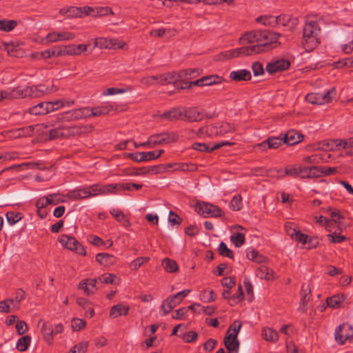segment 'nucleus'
<instances>
[{
	"instance_id": "nucleus-1",
	"label": "nucleus",
	"mask_w": 353,
	"mask_h": 353,
	"mask_svg": "<svg viewBox=\"0 0 353 353\" xmlns=\"http://www.w3.org/2000/svg\"><path fill=\"white\" fill-rule=\"evenodd\" d=\"M281 36L279 33L265 30L246 32L240 38V41L242 44L252 45L223 52L217 56V60L224 61L240 55L248 56L268 51L281 44L278 42Z\"/></svg>"
},
{
	"instance_id": "nucleus-2",
	"label": "nucleus",
	"mask_w": 353,
	"mask_h": 353,
	"mask_svg": "<svg viewBox=\"0 0 353 353\" xmlns=\"http://www.w3.org/2000/svg\"><path fill=\"white\" fill-rule=\"evenodd\" d=\"M321 27L315 21H307L303 30L301 44L307 52H311L321 42Z\"/></svg>"
},
{
	"instance_id": "nucleus-3",
	"label": "nucleus",
	"mask_w": 353,
	"mask_h": 353,
	"mask_svg": "<svg viewBox=\"0 0 353 353\" xmlns=\"http://www.w3.org/2000/svg\"><path fill=\"white\" fill-rule=\"evenodd\" d=\"M242 326L240 321H234L229 327L227 334L224 338V344L228 353H238L239 341L237 336Z\"/></svg>"
},
{
	"instance_id": "nucleus-4",
	"label": "nucleus",
	"mask_w": 353,
	"mask_h": 353,
	"mask_svg": "<svg viewBox=\"0 0 353 353\" xmlns=\"http://www.w3.org/2000/svg\"><path fill=\"white\" fill-rule=\"evenodd\" d=\"M235 130L233 124L229 123H221L210 125L204 128H201L199 130V133H206L209 137L222 136L228 133L232 132Z\"/></svg>"
},
{
	"instance_id": "nucleus-5",
	"label": "nucleus",
	"mask_w": 353,
	"mask_h": 353,
	"mask_svg": "<svg viewBox=\"0 0 353 353\" xmlns=\"http://www.w3.org/2000/svg\"><path fill=\"white\" fill-rule=\"evenodd\" d=\"M179 139V135L174 132L154 134L149 137V143H152L150 148L162 144H169L176 142Z\"/></svg>"
},
{
	"instance_id": "nucleus-6",
	"label": "nucleus",
	"mask_w": 353,
	"mask_h": 353,
	"mask_svg": "<svg viewBox=\"0 0 353 353\" xmlns=\"http://www.w3.org/2000/svg\"><path fill=\"white\" fill-rule=\"evenodd\" d=\"M59 241L64 248L74 251L80 255L85 256L86 252L84 247L74 237L62 234L59 238Z\"/></svg>"
},
{
	"instance_id": "nucleus-7",
	"label": "nucleus",
	"mask_w": 353,
	"mask_h": 353,
	"mask_svg": "<svg viewBox=\"0 0 353 353\" xmlns=\"http://www.w3.org/2000/svg\"><path fill=\"white\" fill-rule=\"evenodd\" d=\"M334 337L336 341L343 345L347 340L353 338V330L352 325L347 323H343L338 326L334 332Z\"/></svg>"
},
{
	"instance_id": "nucleus-8",
	"label": "nucleus",
	"mask_w": 353,
	"mask_h": 353,
	"mask_svg": "<svg viewBox=\"0 0 353 353\" xmlns=\"http://www.w3.org/2000/svg\"><path fill=\"white\" fill-rule=\"evenodd\" d=\"M196 210L204 216H205V214L212 217H221L222 216L221 209L209 203H197Z\"/></svg>"
},
{
	"instance_id": "nucleus-9",
	"label": "nucleus",
	"mask_w": 353,
	"mask_h": 353,
	"mask_svg": "<svg viewBox=\"0 0 353 353\" xmlns=\"http://www.w3.org/2000/svg\"><path fill=\"white\" fill-rule=\"evenodd\" d=\"M284 143L283 137H270L261 143L256 144L254 148L261 152H265L268 149H277Z\"/></svg>"
},
{
	"instance_id": "nucleus-10",
	"label": "nucleus",
	"mask_w": 353,
	"mask_h": 353,
	"mask_svg": "<svg viewBox=\"0 0 353 353\" xmlns=\"http://www.w3.org/2000/svg\"><path fill=\"white\" fill-rule=\"evenodd\" d=\"M86 111H89V108L74 109L67 111L60 114L58 119L67 121L81 119L87 117Z\"/></svg>"
},
{
	"instance_id": "nucleus-11",
	"label": "nucleus",
	"mask_w": 353,
	"mask_h": 353,
	"mask_svg": "<svg viewBox=\"0 0 353 353\" xmlns=\"http://www.w3.org/2000/svg\"><path fill=\"white\" fill-rule=\"evenodd\" d=\"M204 117L203 112L200 111L196 107L185 108L184 107L183 117L184 121L188 122H199L203 119Z\"/></svg>"
},
{
	"instance_id": "nucleus-12",
	"label": "nucleus",
	"mask_w": 353,
	"mask_h": 353,
	"mask_svg": "<svg viewBox=\"0 0 353 353\" xmlns=\"http://www.w3.org/2000/svg\"><path fill=\"white\" fill-rule=\"evenodd\" d=\"M290 62L285 59H279L270 63L266 65V70L270 74H274L277 72L284 71L289 68Z\"/></svg>"
},
{
	"instance_id": "nucleus-13",
	"label": "nucleus",
	"mask_w": 353,
	"mask_h": 353,
	"mask_svg": "<svg viewBox=\"0 0 353 353\" xmlns=\"http://www.w3.org/2000/svg\"><path fill=\"white\" fill-rule=\"evenodd\" d=\"M67 138L70 137L81 136L92 131V125H71L65 126Z\"/></svg>"
},
{
	"instance_id": "nucleus-14",
	"label": "nucleus",
	"mask_w": 353,
	"mask_h": 353,
	"mask_svg": "<svg viewBox=\"0 0 353 353\" xmlns=\"http://www.w3.org/2000/svg\"><path fill=\"white\" fill-rule=\"evenodd\" d=\"M117 106L112 104H108L105 105L98 106L89 109L86 111L87 117H99L104 116L110 113L112 110H117Z\"/></svg>"
},
{
	"instance_id": "nucleus-15",
	"label": "nucleus",
	"mask_w": 353,
	"mask_h": 353,
	"mask_svg": "<svg viewBox=\"0 0 353 353\" xmlns=\"http://www.w3.org/2000/svg\"><path fill=\"white\" fill-rule=\"evenodd\" d=\"M183 112L184 107H176L164 112L161 115V117L166 119L170 121H176L178 120L184 121Z\"/></svg>"
},
{
	"instance_id": "nucleus-16",
	"label": "nucleus",
	"mask_w": 353,
	"mask_h": 353,
	"mask_svg": "<svg viewBox=\"0 0 353 353\" xmlns=\"http://www.w3.org/2000/svg\"><path fill=\"white\" fill-rule=\"evenodd\" d=\"M90 43L88 41L86 44H70L67 46H63L65 56H77L81 54L82 52H85L88 50V48L90 46Z\"/></svg>"
},
{
	"instance_id": "nucleus-17",
	"label": "nucleus",
	"mask_w": 353,
	"mask_h": 353,
	"mask_svg": "<svg viewBox=\"0 0 353 353\" xmlns=\"http://www.w3.org/2000/svg\"><path fill=\"white\" fill-rule=\"evenodd\" d=\"M39 88L35 85L32 86H21V90H22L23 93L21 94L22 98L25 97H39L44 94H47L49 92L48 89L46 90H39Z\"/></svg>"
},
{
	"instance_id": "nucleus-18",
	"label": "nucleus",
	"mask_w": 353,
	"mask_h": 353,
	"mask_svg": "<svg viewBox=\"0 0 353 353\" xmlns=\"http://www.w3.org/2000/svg\"><path fill=\"white\" fill-rule=\"evenodd\" d=\"M66 196L73 201L86 199L89 198L88 191L85 187H79L74 190H70Z\"/></svg>"
},
{
	"instance_id": "nucleus-19",
	"label": "nucleus",
	"mask_w": 353,
	"mask_h": 353,
	"mask_svg": "<svg viewBox=\"0 0 353 353\" xmlns=\"http://www.w3.org/2000/svg\"><path fill=\"white\" fill-rule=\"evenodd\" d=\"M22 93L21 86L6 90H0V101L4 99L12 100L14 99H22Z\"/></svg>"
},
{
	"instance_id": "nucleus-20",
	"label": "nucleus",
	"mask_w": 353,
	"mask_h": 353,
	"mask_svg": "<svg viewBox=\"0 0 353 353\" xmlns=\"http://www.w3.org/2000/svg\"><path fill=\"white\" fill-rule=\"evenodd\" d=\"M59 194H51L46 196H43L36 201V207L38 208V212L41 217L43 218V216H42L40 214V212H41V209L46 208L47 205L50 204H54L57 205L60 202H63V200H57L56 202L52 201V196H59Z\"/></svg>"
},
{
	"instance_id": "nucleus-21",
	"label": "nucleus",
	"mask_w": 353,
	"mask_h": 353,
	"mask_svg": "<svg viewBox=\"0 0 353 353\" xmlns=\"http://www.w3.org/2000/svg\"><path fill=\"white\" fill-rule=\"evenodd\" d=\"M283 138L285 143L288 145H293L300 143L303 139V135L297 131L292 130L287 132Z\"/></svg>"
},
{
	"instance_id": "nucleus-22",
	"label": "nucleus",
	"mask_w": 353,
	"mask_h": 353,
	"mask_svg": "<svg viewBox=\"0 0 353 353\" xmlns=\"http://www.w3.org/2000/svg\"><path fill=\"white\" fill-rule=\"evenodd\" d=\"M299 176L301 179L318 178V171L315 166L303 167L299 165Z\"/></svg>"
},
{
	"instance_id": "nucleus-23",
	"label": "nucleus",
	"mask_w": 353,
	"mask_h": 353,
	"mask_svg": "<svg viewBox=\"0 0 353 353\" xmlns=\"http://www.w3.org/2000/svg\"><path fill=\"white\" fill-rule=\"evenodd\" d=\"M251 77L250 72L245 69L232 71L230 74V78L234 81H246L250 80Z\"/></svg>"
},
{
	"instance_id": "nucleus-24",
	"label": "nucleus",
	"mask_w": 353,
	"mask_h": 353,
	"mask_svg": "<svg viewBox=\"0 0 353 353\" xmlns=\"http://www.w3.org/2000/svg\"><path fill=\"white\" fill-rule=\"evenodd\" d=\"M126 157L136 162L148 161L152 160V152H139L135 153H128Z\"/></svg>"
},
{
	"instance_id": "nucleus-25",
	"label": "nucleus",
	"mask_w": 353,
	"mask_h": 353,
	"mask_svg": "<svg viewBox=\"0 0 353 353\" xmlns=\"http://www.w3.org/2000/svg\"><path fill=\"white\" fill-rule=\"evenodd\" d=\"M256 276L260 279L270 281L274 279V272L265 265H260L256 270Z\"/></svg>"
},
{
	"instance_id": "nucleus-26",
	"label": "nucleus",
	"mask_w": 353,
	"mask_h": 353,
	"mask_svg": "<svg viewBox=\"0 0 353 353\" xmlns=\"http://www.w3.org/2000/svg\"><path fill=\"white\" fill-rule=\"evenodd\" d=\"M59 14L69 18L83 17L82 8L74 6L62 8L59 10Z\"/></svg>"
},
{
	"instance_id": "nucleus-27",
	"label": "nucleus",
	"mask_w": 353,
	"mask_h": 353,
	"mask_svg": "<svg viewBox=\"0 0 353 353\" xmlns=\"http://www.w3.org/2000/svg\"><path fill=\"white\" fill-rule=\"evenodd\" d=\"M96 261L105 266H110L116 263V257L107 253H98L96 255Z\"/></svg>"
},
{
	"instance_id": "nucleus-28",
	"label": "nucleus",
	"mask_w": 353,
	"mask_h": 353,
	"mask_svg": "<svg viewBox=\"0 0 353 353\" xmlns=\"http://www.w3.org/2000/svg\"><path fill=\"white\" fill-rule=\"evenodd\" d=\"M43 59H49L52 57L65 56V52L63 46H55L52 49L46 50L41 53Z\"/></svg>"
},
{
	"instance_id": "nucleus-29",
	"label": "nucleus",
	"mask_w": 353,
	"mask_h": 353,
	"mask_svg": "<svg viewBox=\"0 0 353 353\" xmlns=\"http://www.w3.org/2000/svg\"><path fill=\"white\" fill-rule=\"evenodd\" d=\"M41 332L44 340L48 343V345H52L53 341V336L54 335L52 325L50 323L45 322L42 325Z\"/></svg>"
},
{
	"instance_id": "nucleus-30",
	"label": "nucleus",
	"mask_w": 353,
	"mask_h": 353,
	"mask_svg": "<svg viewBox=\"0 0 353 353\" xmlns=\"http://www.w3.org/2000/svg\"><path fill=\"white\" fill-rule=\"evenodd\" d=\"M130 310L129 306H125L122 304H117L112 306L110 311V316L117 318L119 316H127Z\"/></svg>"
},
{
	"instance_id": "nucleus-31",
	"label": "nucleus",
	"mask_w": 353,
	"mask_h": 353,
	"mask_svg": "<svg viewBox=\"0 0 353 353\" xmlns=\"http://www.w3.org/2000/svg\"><path fill=\"white\" fill-rule=\"evenodd\" d=\"M59 138H67L65 125H60L50 130L48 132V140H54Z\"/></svg>"
},
{
	"instance_id": "nucleus-32",
	"label": "nucleus",
	"mask_w": 353,
	"mask_h": 353,
	"mask_svg": "<svg viewBox=\"0 0 353 353\" xmlns=\"http://www.w3.org/2000/svg\"><path fill=\"white\" fill-rule=\"evenodd\" d=\"M157 77L159 82L161 84H176L179 79L181 78V77L179 76V73L177 74L174 72L166 73Z\"/></svg>"
},
{
	"instance_id": "nucleus-33",
	"label": "nucleus",
	"mask_w": 353,
	"mask_h": 353,
	"mask_svg": "<svg viewBox=\"0 0 353 353\" xmlns=\"http://www.w3.org/2000/svg\"><path fill=\"white\" fill-rule=\"evenodd\" d=\"M261 335L263 339L266 341L276 343L279 340L278 332L270 327H263Z\"/></svg>"
},
{
	"instance_id": "nucleus-34",
	"label": "nucleus",
	"mask_w": 353,
	"mask_h": 353,
	"mask_svg": "<svg viewBox=\"0 0 353 353\" xmlns=\"http://www.w3.org/2000/svg\"><path fill=\"white\" fill-rule=\"evenodd\" d=\"M93 41H94L93 48H99L101 49L111 48H114L115 46V43L114 42V41H113L112 39H106L104 37H99V38L94 39L93 40Z\"/></svg>"
},
{
	"instance_id": "nucleus-35",
	"label": "nucleus",
	"mask_w": 353,
	"mask_h": 353,
	"mask_svg": "<svg viewBox=\"0 0 353 353\" xmlns=\"http://www.w3.org/2000/svg\"><path fill=\"white\" fill-rule=\"evenodd\" d=\"M345 301L343 294H336L330 298H327L326 303L328 307L332 308L340 307Z\"/></svg>"
},
{
	"instance_id": "nucleus-36",
	"label": "nucleus",
	"mask_w": 353,
	"mask_h": 353,
	"mask_svg": "<svg viewBox=\"0 0 353 353\" xmlns=\"http://www.w3.org/2000/svg\"><path fill=\"white\" fill-rule=\"evenodd\" d=\"M330 211V216L332 222V227H331L332 230L336 228H338V230H342L341 227L343 226L340 222L341 219H343V216L340 214L339 210H332V208L328 209Z\"/></svg>"
},
{
	"instance_id": "nucleus-37",
	"label": "nucleus",
	"mask_w": 353,
	"mask_h": 353,
	"mask_svg": "<svg viewBox=\"0 0 353 353\" xmlns=\"http://www.w3.org/2000/svg\"><path fill=\"white\" fill-rule=\"evenodd\" d=\"M190 292V290H184L183 291H181L178 293H176L174 295L170 296L168 297V300L175 306L176 307L178 305H179L183 300L185 299L186 296Z\"/></svg>"
},
{
	"instance_id": "nucleus-38",
	"label": "nucleus",
	"mask_w": 353,
	"mask_h": 353,
	"mask_svg": "<svg viewBox=\"0 0 353 353\" xmlns=\"http://www.w3.org/2000/svg\"><path fill=\"white\" fill-rule=\"evenodd\" d=\"M203 80L205 86H210L221 83L224 79L217 74H211L203 77Z\"/></svg>"
},
{
	"instance_id": "nucleus-39",
	"label": "nucleus",
	"mask_w": 353,
	"mask_h": 353,
	"mask_svg": "<svg viewBox=\"0 0 353 353\" xmlns=\"http://www.w3.org/2000/svg\"><path fill=\"white\" fill-rule=\"evenodd\" d=\"M162 266L165 270L170 273L175 272L178 270L179 267L176 262L168 258H165L162 261Z\"/></svg>"
},
{
	"instance_id": "nucleus-40",
	"label": "nucleus",
	"mask_w": 353,
	"mask_h": 353,
	"mask_svg": "<svg viewBox=\"0 0 353 353\" xmlns=\"http://www.w3.org/2000/svg\"><path fill=\"white\" fill-rule=\"evenodd\" d=\"M18 23L16 20H0V30L4 32L12 31L17 26Z\"/></svg>"
},
{
	"instance_id": "nucleus-41",
	"label": "nucleus",
	"mask_w": 353,
	"mask_h": 353,
	"mask_svg": "<svg viewBox=\"0 0 353 353\" xmlns=\"http://www.w3.org/2000/svg\"><path fill=\"white\" fill-rule=\"evenodd\" d=\"M334 230L332 234H329L327 235L328 240L332 243H341L347 239L345 236L340 234V231L341 230L334 229Z\"/></svg>"
},
{
	"instance_id": "nucleus-42",
	"label": "nucleus",
	"mask_w": 353,
	"mask_h": 353,
	"mask_svg": "<svg viewBox=\"0 0 353 353\" xmlns=\"http://www.w3.org/2000/svg\"><path fill=\"white\" fill-rule=\"evenodd\" d=\"M31 342V337L29 335H26L21 337L17 343V348L21 352L26 351Z\"/></svg>"
},
{
	"instance_id": "nucleus-43",
	"label": "nucleus",
	"mask_w": 353,
	"mask_h": 353,
	"mask_svg": "<svg viewBox=\"0 0 353 353\" xmlns=\"http://www.w3.org/2000/svg\"><path fill=\"white\" fill-rule=\"evenodd\" d=\"M99 190H100V194H115L118 192L117 191V183L106 184V185L99 184Z\"/></svg>"
},
{
	"instance_id": "nucleus-44",
	"label": "nucleus",
	"mask_w": 353,
	"mask_h": 353,
	"mask_svg": "<svg viewBox=\"0 0 353 353\" xmlns=\"http://www.w3.org/2000/svg\"><path fill=\"white\" fill-rule=\"evenodd\" d=\"M202 72V70L200 68H194V69H186L179 72V76L183 77H190V78H194L199 75Z\"/></svg>"
},
{
	"instance_id": "nucleus-45",
	"label": "nucleus",
	"mask_w": 353,
	"mask_h": 353,
	"mask_svg": "<svg viewBox=\"0 0 353 353\" xmlns=\"http://www.w3.org/2000/svg\"><path fill=\"white\" fill-rule=\"evenodd\" d=\"M245 235L240 232L235 233L230 236V241L236 248L242 246L245 243Z\"/></svg>"
},
{
	"instance_id": "nucleus-46",
	"label": "nucleus",
	"mask_w": 353,
	"mask_h": 353,
	"mask_svg": "<svg viewBox=\"0 0 353 353\" xmlns=\"http://www.w3.org/2000/svg\"><path fill=\"white\" fill-rule=\"evenodd\" d=\"M219 253L223 256H226L230 259L234 258V254L232 250L227 247V245L224 242H221L219 247Z\"/></svg>"
},
{
	"instance_id": "nucleus-47",
	"label": "nucleus",
	"mask_w": 353,
	"mask_h": 353,
	"mask_svg": "<svg viewBox=\"0 0 353 353\" xmlns=\"http://www.w3.org/2000/svg\"><path fill=\"white\" fill-rule=\"evenodd\" d=\"M6 219L10 225H14L21 219V214L14 211H10L6 213Z\"/></svg>"
},
{
	"instance_id": "nucleus-48",
	"label": "nucleus",
	"mask_w": 353,
	"mask_h": 353,
	"mask_svg": "<svg viewBox=\"0 0 353 353\" xmlns=\"http://www.w3.org/2000/svg\"><path fill=\"white\" fill-rule=\"evenodd\" d=\"M230 208L234 211H239L242 208V198L237 194L233 196L230 201Z\"/></svg>"
},
{
	"instance_id": "nucleus-49",
	"label": "nucleus",
	"mask_w": 353,
	"mask_h": 353,
	"mask_svg": "<svg viewBox=\"0 0 353 353\" xmlns=\"http://www.w3.org/2000/svg\"><path fill=\"white\" fill-rule=\"evenodd\" d=\"M247 257L248 259L259 263L265 260V257L259 254V252L254 249L247 252Z\"/></svg>"
},
{
	"instance_id": "nucleus-50",
	"label": "nucleus",
	"mask_w": 353,
	"mask_h": 353,
	"mask_svg": "<svg viewBox=\"0 0 353 353\" xmlns=\"http://www.w3.org/2000/svg\"><path fill=\"white\" fill-rule=\"evenodd\" d=\"M117 279L116 274L105 273L99 276L98 279L102 283L105 284H113L115 282V280Z\"/></svg>"
},
{
	"instance_id": "nucleus-51",
	"label": "nucleus",
	"mask_w": 353,
	"mask_h": 353,
	"mask_svg": "<svg viewBox=\"0 0 353 353\" xmlns=\"http://www.w3.org/2000/svg\"><path fill=\"white\" fill-rule=\"evenodd\" d=\"M317 168L318 171V178L321 176H329L336 172V168L331 167H321V166H315Z\"/></svg>"
},
{
	"instance_id": "nucleus-52",
	"label": "nucleus",
	"mask_w": 353,
	"mask_h": 353,
	"mask_svg": "<svg viewBox=\"0 0 353 353\" xmlns=\"http://www.w3.org/2000/svg\"><path fill=\"white\" fill-rule=\"evenodd\" d=\"M292 20V17L288 14H281L276 17L275 19L273 20V22L277 25H281L282 26H288L289 23Z\"/></svg>"
},
{
	"instance_id": "nucleus-53",
	"label": "nucleus",
	"mask_w": 353,
	"mask_h": 353,
	"mask_svg": "<svg viewBox=\"0 0 353 353\" xmlns=\"http://www.w3.org/2000/svg\"><path fill=\"white\" fill-rule=\"evenodd\" d=\"M149 257H138L130 263V268L132 270H136L139 268L143 263L149 261Z\"/></svg>"
},
{
	"instance_id": "nucleus-54",
	"label": "nucleus",
	"mask_w": 353,
	"mask_h": 353,
	"mask_svg": "<svg viewBox=\"0 0 353 353\" xmlns=\"http://www.w3.org/2000/svg\"><path fill=\"white\" fill-rule=\"evenodd\" d=\"M321 94L309 93L305 96V100L312 104H321Z\"/></svg>"
},
{
	"instance_id": "nucleus-55",
	"label": "nucleus",
	"mask_w": 353,
	"mask_h": 353,
	"mask_svg": "<svg viewBox=\"0 0 353 353\" xmlns=\"http://www.w3.org/2000/svg\"><path fill=\"white\" fill-rule=\"evenodd\" d=\"M88 342H81L75 345L69 352V353H85L88 350Z\"/></svg>"
},
{
	"instance_id": "nucleus-56",
	"label": "nucleus",
	"mask_w": 353,
	"mask_h": 353,
	"mask_svg": "<svg viewBox=\"0 0 353 353\" xmlns=\"http://www.w3.org/2000/svg\"><path fill=\"white\" fill-rule=\"evenodd\" d=\"M85 325V321L81 319L74 318L71 321V326L74 331H79L83 329Z\"/></svg>"
},
{
	"instance_id": "nucleus-57",
	"label": "nucleus",
	"mask_w": 353,
	"mask_h": 353,
	"mask_svg": "<svg viewBox=\"0 0 353 353\" xmlns=\"http://www.w3.org/2000/svg\"><path fill=\"white\" fill-rule=\"evenodd\" d=\"M29 112L31 114H34V115L45 114V106L43 105V102L39 103L37 105L30 108Z\"/></svg>"
},
{
	"instance_id": "nucleus-58",
	"label": "nucleus",
	"mask_w": 353,
	"mask_h": 353,
	"mask_svg": "<svg viewBox=\"0 0 353 353\" xmlns=\"http://www.w3.org/2000/svg\"><path fill=\"white\" fill-rule=\"evenodd\" d=\"M244 299L243 291L241 285H239L237 293L236 295H233L230 296V300L232 303H230V305L236 304L240 301H242Z\"/></svg>"
},
{
	"instance_id": "nucleus-59",
	"label": "nucleus",
	"mask_w": 353,
	"mask_h": 353,
	"mask_svg": "<svg viewBox=\"0 0 353 353\" xmlns=\"http://www.w3.org/2000/svg\"><path fill=\"white\" fill-rule=\"evenodd\" d=\"M291 238L296 241L301 242L303 244H305L306 243H307L309 236L302 233L301 230L299 229L294 234V236Z\"/></svg>"
},
{
	"instance_id": "nucleus-60",
	"label": "nucleus",
	"mask_w": 353,
	"mask_h": 353,
	"mask_svg": "<svg viewBox=\"0 0 353 353\" xmlns=\"http://www.w3.org/2000/svg\"><path fill=\"white\" fill-rule=\"evenodd\" d=\"M192 148L200 152H211L214 150H212V146H210V145H207L206 143H194L192 145Z\"/></svg>"
},
{
	"instance_id": "nucleus-61",
	"label": "nucleus",
	"mask_w": 353,
	"mask_h": 353,
	"mask_svg": "<svg viewBox=\"0 0 353 353\" xmlns=\"http://www.w3.org/2000/svg\"><path fill=\"white\" fill-rule=\"evenodd\" d=\"M87 191L90 197H94L100 194L99 183L86 186Z\"/></svg>"
},
{
	"instance_id": "nucleus-62",
	"label": "nucleus",
	"mask_w": 353,
	"mask_h": 353,
	"mask_svg": "<svg viewBox=\"0 0 353 353\" xmlns=\"http://www.w3.org/2000/svg\"><path fill=\"white\" fill-rule=\"evenodd\" d=\"M166 172V167L163 164L148 167V174H157Z\"/></svg>"
},
{
	"instance_id": "nucleus-63",
	"label": "nucleus",
	"mask_w": 353,
	"mask_h": 353,
	"mask_svg": "<svg viewBox=\"0 0 353 353\" xmlns=\"http://www.w3.org/2000/svg\"><path fill=\"white\" fill-rule=\"evenodd\" d=\"M161 307L163 310V315H166L170 313L175 307V306L167 298L163 301Z\"/></svg>"
},
{
	"instance_id": "nucleus-64",
	"label": "nucleus",
	"mask_w": 353,
	"mask_h": 353,
	"mask_svg": "<svg viewBox=\"0 0 353 353\" xmlns=\"http://www.w3.org/2000/svg\"><path fill=\"white\" fill-rule=\"evenodd\" d=\"M252 69L254 76L262 75L264 73V69L261 62H254L252 65Z\"/></svg>"
}]
</instances>
